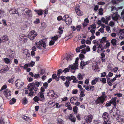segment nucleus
<instances>
[{
    "instance_id": "nucleus-8",
    "label": "nucleus",
    "mask_w": 124,
    "mask_h": 124,
    "mask_svg": "<svg viewBox=\"0 0 124 124\" xmlns=\"http://www.w3.org/2000/svg\"><path fill=\"white\" fill-rule=\"evenodd\" d=\"M115 110L116 111H117V109L116 108H113L110 111V114L113 118H114L117 116V112L115 111Z\"/></svg>"
},
{
    "instance_id": "nucleus-10",
    "label": "nucleus",
    "mask_w": 124,
    "mask_h": 124,
    "mask_svg": "<svg viewBox=\"0 0 124 124\" xmlns=\"http://www.w3.org/2000/svg\"><path fill=\"white\" fill-rule=\"evenodd\" d=\"M15 84L16 87L18 89L21 88L24 85V83L19 80L16 81Z\"/></svg>"
},
{
    "instance_id": "nucleus-27",
    "label": "nucleus",
    "mask_w": 124,
    "mask_h": 124,
    "mask_svg": "<svg viewBox=\"0 0 124 124\" xmlns=\"http://www.w3.org/2000/svg\"><path fill=\"white\" fill-rule=\"evenodd\" d=\"M34 11L37 12L39 15H41L43 13V11L41 10H37L35 9L34 10Z\"/></svg>"
},
{
    "instance_id": "nucleus-57",
    "label": "nucleus",
    "mask_w": 124,
    "mask_h": 124,
    "mask_svg": "<svg viewBox=\"0 0 124 124\" xmlns=\"http://www.w3.org/2000/svg\"><path fill=\"white\" fill-rule=\"evenodd\" d=\"M32 83H34V85L35 86V85L37 86V87H39V82H37L35 83L34 82H33Z\"/></svg>"
},
{
    "instance_id": "nucleus-18",
    "label": "nucleus",
    "mask_w": 124,
    "mask_h": 124,
    "mask_svg": "<svg viewBox=\"0 0 124 124\" xmlns=\"http://www.w3.org/2000/svg\"><path fill=\"white\" fill-rule=\"evenodd\" d=\"M10 123L8 119H6L4 121L1 117H0V124H9Z\"/></svg>"
},
{
    "instance_id": "nucleus-42",
    "label": "nucleus",
    "mask_w": 124,
    "mask_h": 124,
    "mask_svg": "<svg viewBox=\"0 0 124 124\" xmlns=\"http://www.w3.org/2000/svg\"><path fill=\"white\" fill-rule=\"evenodd\" d=\"M51 39L54 41H56L58 39V37L56 35L54 37H52Z\"/></svg>"
},
{
    "instance_id": "nucleus-41",
    "label": "nucleus",
    "mask_w": 124,
    "mask_h": 124,
    "mask_svg": "<svg viewBox=\"0 0 124 124\" xmlns=\"http://www.w3.org/2000/svg\"><path fill=\"white\" fill-rule=\"evenodd\" d=\"M4 61L6 63H9L10 62V60L8 58H5L4 59Z\"/></svg>"
},
{
    "instance_id": "nucleus-20",
    "label": "nucleus",
    "mask_w": 124,
    "mask_h": 124,
    "mask_svg": "<svg viewBox=\"0 0 124 124\" xmlns=\"http://www.w3.org/2000/svg\"><path fill=\"white\" fill-rule=\"evenodd\" d=\"M73 56V54H67L66 55V59L67 61L70 60L72 59Z\"/></svg>"
},
{
    "instance_id": "nucleus-63",
    "label": "nucleus",
    "mask_w": 124,
    "mask_h": 124,
    "mask_svg": "<svg viewBox=\"0 0 124 124\" xmlns=\"http://www.w3.org/2000/svg\"><path fill=\"white\" fill-rule=\"evenodd\" d=\"M81 26L80 25H78L76 27V29L77 30L79 31H80L81 29Z\"/></svg>"
},
{
    "instance_id": "nucleus-52",
    "label": "nucleus",
    "mask_w": 124,
    "mask_h": 124,
    "mask_svg": "<svg viewBox=\"0 0 124 124\" xmlns=\"http://www.w3.org/2000/svg\"><path fill=\"white\" fill-rule=\"evenodd\" d=\"M55 43V41L54 40H51L49 43V45L50 46L52 45H54Z\"/></svg>"
},
{
    "instance_id": "nucleus-16",
    "label": "nucleus",
    "mask_w": 124,
    "mask_h": 124,
    "mask_svg": "<svg viewBox=\"0 0 124 124\" xmlns=\"http://www.w3.org/2000/svg\"><path fill=\"white\" fill-rule=\"evenodd\" d=\"M27 38L25 35H20L19 39L23 42H26Z\"/></svg>"
},
{
    "instance_id": "nucleus-43",
    "label": "nucleus",
    "mask_w": 124,
    "mask_h": 124,
    "mask_svg": "<svg viewBox=\"0 0 124 124\" xmlns=\"http://www.w3.org/2000/svg\"><path fill=\"white\" fill-rule=\"evenodd\" d=\"M47 26L46 25L45 23L44 22L42 23H41V27L44 29Z\"/></svg>"
},
{
    "instance_id": "nucleus-53",
    "label": "nucleus",
    "mask_w": 124,
    "mask_h": 124,
    "mask_svg": "<svg viewBox=\"0 0 124 124\" xmlns=\"http://www.w3.org/2000/svg\"><path fill=\"white\" fill-rule=\"evenodd\" d=\"M79 56L80 59L81 60H82L83 59V58L84 57V55L82 54H80Z\"/></svg>"
},
{
    "instance_id": "nucleus-19",
    "label": "nucleus",
    "mask_w": 124,
    "mask_h": 124,
    "mask_svg": "<svg viewBox=\"0 0 124 124\" xmlns=\"http://www.w3.org/2000/svg\"><path fill=\"white\" fill-rule=\"evenodd\" d=\"M115 13H114L113 14L112 16V18L113 20L115 21H117L119 18H120V17L118 14L116 13L115 14Z\"/></svg>"
},
{
    "instance_id": "nucleus-21",
    "label": "nucleus",
    "mask_w": 124,
    "mask_h": 124,
    "mask_svg": "<svg viewBox=\"0 0 124 124\" xmlns=\"http://www.w3.org/2000/svg\"><path fill=\"white\" fill-rule=\"evenodd\" d=\"M86 47V48L85 49H84L81 50V53L85 54L86 53V51H90V48L89 46H87Z\"/></svg>"
},
{
    "instance_id": "nucleus-31",
    "label": "nucleus",
    "mask_w": 124,
    "mask_h": 124,
    "mask_svg": "<svg viewBox=\"0 0 124 124\" xmlns=\"http://www.w3.org/2000/svg\"><path fill=\"white\" fill-rule=\"evenodd\" d=\"M101 21L103 23H105V24H108V21H106V19L104 17H102L101 19Z\"/></svg>"
},
{
    "instance_id": "nucleus-30",
    "label": "nucleus",
    "mask_w": 124,
    "mask_h": 124,
    "mask_svg": "<svg viewBox=\"0 0 124 124\" xmlns=\"http://www.w3.org/2000/svg\"><path fill=\"white\" fill-rule=\"evenodd\" d=\"M22 118L27 121H29L31 120V118L29 116H23Z\"/></svg>"
},
{
    "instance_id": "nucleus-64",
    "label": "nucleus",
    "mask_w": 124,
    "mask_h": 124,
    "mask_svg": "<svg viewBox=\"0 0 124 124\" xmlns=\"http://www.w3.org/2000/svg\"><path fill=\"white\" fill-rule=\"evenodd\" d=\"M90 26L93 29H95L96 28V26L95 24H92Z\"/></svg>"
},
{
    "instance_id": "nucleus-25",
    "label": "nucleus",
    "mask_w": 124,
    "mask_h": 124,
    "mask_svg": "<svg viewBox=\"0 0 124 124\" xmlns=\"http://www.w3.org/2000/svg\"><path fill=\"white\" fill-rule=\"evenodd\" d=\"M99 79V78H96L95 79L93 80L91 82V84L92 85H95L97 82L98 81Z\"/></svg>"
},
{
    "instance_id": "nucleus-24",
    "label": "nucleus",
    "mask_w": 124,
    "mask_h": 124,
    "mask_svg": "<svg viewBox=\"0 0 124 124\" xmlns=\"http://www.w3.org/2000/svg\"><path fill=\"white\" fill-rule=\"evenodd\" d=\"M116 120L118 122H123L124 121V119L120 116H119L116 117Z\"/></svg>"
},
{
    "instance_id": "nucleus-9",
    "label": "nucleus",
    "mask_w": 124,
    "mask_h": 124,
    "mask_svg": "<svg viewBox=\"0 0 124 124\" xmlns=\"http://www.w3.org/2000/svg\"><path fill=\"white\" fill-rule=\"evenodd\" d=\"M97 52L98 53L101 52L104 53L105 51L104 50V48L102 46V45L101 44H99L97 42Z\"/></svg>"
},
{
    "instance_id": "nucleus-13",
    "label": "nucleus",
    "mask_w": 124,
    "mask_h": 124,
    "mask_svg": "<svg viewBox=\"0 0 124 124\" xmlns=\"http://www.w3.org/2000/svg\"><path fill=\"white\" fill-rule=\"evenodd\" d=\"M66 79L69 81H70L71 80H73V83H77L78 80L74 76H72L71 77L68 76L66 77Z\"/></svg>"
},
{
    "instance_id": "nucleus-11",
    "label": "nucleus",
    "mask_w": 124,
    "mask_h": 124,
    "mask_svg": "<svg viewBox=\"0 0 124 124\" xmlns=\"http://www.w3.org/2000/svg\"><path fill=\"white\" fill-rule=\"evenodd\" d=\"M84 118L86 123L89 124L92 121L93 117L92 115H90L87 117L85 116Z\"/></svg>"
},
{
    "instance_id": "nucleus-7",
    "label": "nucleus",
    "mask_w": 124,
    "mask_h": 124,
    "mask_svg": "<svg viewBox=\"0 0 124 124\" xmlns=\"http://www.w3.org/2000/svg\"><path fill=\"white\" fill-rule=\"evenodd\" d=\"M37 34L34 31H32L29 34V37L31 40L34 39L37 36Z\"/></svg>"
},
{
    "instance_id": "nucleus-4",
    "label": "nucleus",
    "mask_w": 124,
    "mask_h": 124,
    "mask_svg": "<svg viewBox=\"0 0 124 124\" xmlns=\"http://www.w3.org/2000/svg\"><path fill=\"white\" fill-rule=\"evenodd\" d=\"M107 97V96H101L99 97L95 101V103L96 104H103L105 100V99Z\"/></svg>"
},
{
    "instance_id": "nucleus-47",
    "label": "nucleus",
    "mask_w": 124,
    "mask_h": 124,
    "mask_svg": "<svg viewBox=\"0 0 124 124\" xmlns=\"http://www.w3.org/2000/svg\"><path fill=\"white\" fill-rule=\"evenodd\" d=\"M106 48H109L110 45V42L108 41H106Z\"/></svg>"
},
{
    "instance_id": "nucleus-48",
    "label": "nucleus",
    "mask_w": 124,
    "mask_h": 124,
    "mask_svg": "<svg viewBox=\"0 0 124 124\" xmlns=\"http://www.w3.org/2000/svg\"><path fill=\"white\" fill-rule=\"evenodd\" d=\"M119 33L122 35H124V29H121L119 31Z\"/></svg>"
},
{
    "instance_id": "nucleus-22",
    "label": "nucleus",
    "mask_w": 124,
    "mask_h": 124,
    "mask_svg": "<svg viewBox=\"0 0 124 124\" xmlns=\"http://www.w3.org/2000/svg\"><path fill=\"white\" fill-rule=\"evenodd\" d=\"M90 62V61H88L86 62H84L83 61H82L80 63V66L83 67L85 65L88 64Z\"/></svg>"
},
{
    "instance_id": "nucleus-50",
    "label": "nucleus",
    "mask_w": 124,
    "mask_h": 124,
    "mask_svg": "<svg viewBox=\"0 0 124 124\" xmlns=\"http://www.w3.org/2000/svg\"><path fill=\"white\" fill-rule=\"evenodd\" d=\"M36 102L38 101L39 100L38 97L37 96H35L33 99Z\"/></svg>"
},
{
    "instance_id": "nucleus-60",
    "label": "nucleus",
    "mask_w": 124,
    "mask_h": 124,
    "mask_svg": "<svg viewBox=\"0 0 124 124\" xmlns=\"http://www.w3.org/2000/svg\"><path fill=\"white\" fill-rule=\"evenodd\" d=\"M7 87V86L6 85H4L1 88V90H0V91L5 89Z\"/></svg>"
},
{
    "instance_id": "nucleus-38",
    "label": "nucleus",
    "mask_w": 124,
    "mask_h": 124,
    "mask_svg": "<svg viewBox=\"0 0 124 124\" xmlns=\"http://www.w3.org/2000/svg\"><path fill=\"white\" fill-rule=\"evenodd\" d=\"M78 78L80 80H82L83 79V76L80 73L78 76Z\"/></svg>"
},
{
    "instance_id": "nucleus-12",
    "label": "nucleus",
    "mask_w": 124,
    "mask_h": 124,
    "mask_svg": "<svg viewBox=\"0 0 124 124\" xmlns=\"http://www.w3.org/2000/svg\"><path fill=\"white\" fill-rule=\"evenodd\" d=\"M3 94L8 99H10V96L11 95V92L9 90H6L3 92Z\"/></svg>"
},
{
    "instance_id": "nucleus-58",
    "label": "nucleus",
    "mask_w": 124,
    "mask_h": 124,
    "mask_svg": "<svg viewBox=\"0 0 124 124\" xmlns=\"http://www.w3.org/2000/svg\"><path fill=\"white\" fill-rule=\"evenodd\" d=\"M40 74H35L34 76V78H38L39 77H40Z\"/></svg>"
},
{
    "instance_id": "nucleus-36",
    "label": "nucleus",
    "mask_w": 124,
    "mask_h": 124,
    "mask_svg": "<svg viewBox=\"0 0 124 124\" xmlns=\"http://www.w3.org/2000/svg\"><path fill=\"white\" fill-rule=\"evenodd\" d=\"M99 14L100 15H103V13L102 12L103 10L102 8H100L99 9Z\"/></svg>"
},
{
    "instance_id": "nucleus-34",
    "label": "nucleus",
    "mask_w": 124,
    "mask_h": 124,
    "mask_svg": "<svg viewBox=\"0 0 124 124\" xmlns=\"http://www.w3.org/2000/svg\"><path fill=\"white\" fill-rule=\"evenodd\" d=\"M70 81L68 80H66L64 83V84L65 86L67 87H68L69 86L70 83Z\"/></svg>"
},
{
    "instance_id": "nucleus-45",
    "label": "nucleus",
    "mask_w": 124,
    "mask_h": 124,
    "mask_svg": "<svg viewBox=\"0 0 124 124\" xmlns=\"http://www.w3.org/2000/svg\"><path fill=\"white\" fill-rule=\"evenodd\" d=\"M78 90L77 89H74L72 91V93L73 94H75L77 93Z\"/></svg>"
},
{
    "instance_id": "nucleus-3",
    "label": "nucleus",
    "mask_w": 124,
    "mask_h": 124,
    "mask_svg": "<svg viewBox=\"0 0 124 124\" xmlns=\"http://www.w3.org/2000/svg\"><path fill=\"white\" fill-rule=\"evenodd\" d=\"M102 117L104 121L103 124H110L109 120V114L108 113L106 112L104 113Z\"/></svg>"
},
{
    "instance_id": "nucleus-49",
    "label": "nucleus",
    "mask_w": 124,
    "mask_h": 124,
    "mask_svg": "<svg viewBox=\"0 0 124 124\" xmlns=\"http://www.w3.org/2000/svg\"><path fill=\"white\" fill-rule=\"evenodd\" d=\"M48 84L47 82H45L43 83V85L45 89H46L48 87Z\"/></svg>"
},
{
    "instance_id": "nucleus-55",
    "label": "nucleus",
    "mask_w": 124,
    "mask_h": 124,
    "mask_svg": "<svg viewBox=\"0 0 124 124\" xmlns=\"http://www.w3.org/2000/svg\"><path fill=\"white\" fill-rule=\"evenodd\" d=\"M94 68L93 67V69L94 71H96V70H97L98 69V66L97 65H94Z\"/></svg>"
},
{
    "instance_id": "nucleus-15",
    "label": "nucleus",
    "mask_w": 124,
    "mask_h": 124,
    "mask_svg": "<svg viewBox=\"0 0 124 124\" xmlns=\"http://www.w3.org/2000/svg\"><path fill=\"white\" fill-rule=\"evenodd\" d=\"M79 7L78 6L76 7L75 8V11L77 14L79 16H81L83 15V13L79 9Z\"/></svg>"
},
{
    "instance_id": "nucleus-28",
    "label": "nucleus",
    "mask_w": 124,
    "mask_h": 124,
    "mask_svg": "<svg viewBox=\"0 0 124 124\" xmlns=\"http://www.w3.org/2000/svg\"><path fill=\"white\" fill-rule=\"evenodd\" d=\"M39 94L40 97L42 98L40 100V101H42L44 100L45 98H44L43 93L42 92H40L39 93Z\"/></svg>"
},
{
    "instance_id": "nucleus-40",
    "label": "nucleus",
    "mask_w": 124,
    "mask_h": 124,
    "mask_svg": "<svg viewBox=\"0 0 124 124\" xmlns=\"http://www.w3.org/2000/svg\"><path fill=\"white\" fill-rule=\"evenodd\" d=\"M46 73L45 70L44 69H41L40 70V74L42 75L45 74Z\"/></svg>"
},
{
    "instance_id": "nucleus-26",
    "label": "nucleus",
    "mask_w": 124,
    "mask_h": 124,
    "mask_svg": "<svg viewBox=\"0 0 124 124\" xmlns=\"http://www.w3.org/2000/svg\"><path fill=\"white\" fill-rule=\"evenodd\" d=\"M117 41L115 39H112L111 40V43L113 46H115L116 45Z\"/></svg>"
},
{
    "instance_id": "nucleus-17",
    "label": "nucleus",
    "mask_w": 124,
    "mask_h": 124,
    "mask_svg": "<svg viewBox=\"0 0 124 124\" xmlns=\"http://www.w3.org/2000/svg\"><path fill=\"white\" fill-rule=\"evenodd\" d=\"M62 20L65 22L66 24L68 25H70L72 22V20L70 17H69L67 19H64V18L62 19Z\"/></svg>"
},
{
    "instance_id": "nucleus-29",
    "label": "nucleus",
    "mask_w": 124,
    "mask_h": 124,
    "mask_svg": "<svg viewBox=\"0 0 124 124\" xmlns=\"http://www.w3.org/2000/svg\"><path fill=\"white\" fill-rule=\"evenodd\" d=\"M107 38L106 37H103L102 38L99 40L100 41V43L101 44H102L103 43L106 42V40Z\"/></svg>"
},
{
    "instance_id": "nucleus-46",
    "label": "nucleus",
    "mask_w": 124,
    "mask_h": 124,
    "mask_svg": "<svg viewBox=\"0 0 124 124\" xmlns=\"http://www.w3.org/2000/svg\"><path fill=\"white\" fill-rule=\"evenodd\" d=\"M3 69L4 70V71L6 72L7 71H8L9 70L8 67L7 66H4Z\"/></svg>"
},
{
    "instance_id": "nucleus-5",
    "label": "nucleus",
    "mask_w": 124,
    "mask_h": 124,
    "mask_svg": "<svg viewBox=\"0 0 124 124\" xmlns=\"http://www.w3.org/2000/svg\"><path fill=\"white\" fill-rule=\"evenodd\" d=\"M27 88L29 91H32L34 90V91L36 92L38 89L37 87L34 85V83H32L29 84L27 86Z\"/></svg>"
},
{
    "instance_id": "nucleus-56",
    "label": "nucleus",
    "mask_w": 124,
    "mask_h": 124,
    "mask_svg": "<svg viewBox=\"0 0 124 124\" xmlns=\"http://www.w3.org/2000/svg\"><path fill=\"white\" fill-rule=\"evenodd\" d=\"M70 99L71 101H77L78 100V98L76 97H72Z\"/></svg>"
},
{
    "instance_id": "nucleus-59",
    "label": "nucleus",
    "mask_w": 124,
    "mask_h": 124,
    "mask_svg": "<svg viewBox=\"0 0 124 124\" xmlns=\"http://www.w3.org/2000/svg\"><path fill=\"white\" fill-rule=\"evenodd\" d=\"M101 81L104 84L106 83V80L105 78H102Z\"/></svg>"
},
{
    "instance_id": "nucleus-37",
    "label": "nucleus",
    "mask_w": 124,
    "mask_h": 124,
    "mask_svg": "<svg viewBox=\"0 0 124 124\" xmlns=\"http://www.w3.org/2000/svg\"><path fill=\"white\" fill-rule=\"evenodd\" d=\"M111 11H114V12H113V13H116L117 10L116 9V8L115 7L112 6L111 7Z\"/></svg>"
},
{
    "instance_id": "nucleus-44",
    "label": "nucleus",
    "mask_w": 124,
    "mask_h": 124,
    "mask_svg": "<svg viewBox=\"0 0 124 124\" xmlns=\"http://www.w3.org/2000/svg\"><path fill=\"white\" fill-rule=\"evenodd\" d=\"M30 92L28 93V96H32L34 94V92L33 91Z\"/></svg>"
},
{
    "instance_id": "nucleus-23",
    "label": "nucleus",
    "mask_w": 124,
    "mask_h": 124,
    "mask_svg": "<svg viewBox=\"0 0 124 124\" xmlns=\"http://www.w3.org/2000/svg\"><path fill=\"white\" fill-rule=\"evenodd\" d=\"M124 55V52L121 51L119 52L117 55V58L119 60H121V58L122 56Z\"/></svg>"
},
{
    "instance_id": "nucleus-54",
    "label": "nucleus",
    "mask_w": 124,
    "mask_h": 124,
    "mask_svg": "<svg viewBox=\"0 0 124 124\" xmlns=\"http://www.w3.org/2000/svg\"><path fill=\"white\" fill-rule=\"evenodd\" d=\"M33 22L35 24H38L39 23V19H37L35 20Z\"/></svg>"
},
{
    "instance_id": "nucleus-2",
    "label": "nucleus",
    "mask_w": 124,
    "mask_h": 124,
    "mask_svg": "<svg viewBox=\"0 0 124 124\" xmlns=\"http://www.w3.org/2000/svg\"><path fill=\"white\" fill-rule=\"evenodd\" d=\"M35 43L37 47L39 49H41L42 46L44 48H46V45L44 39L41 40L37 43L36 42Z\"/></svg>"
},
{
    "instance_id": "nucleus-33",
    "label": "nucleus",
    "mask_w": 124,
    "mask_h": 124,
    "mask_svg": "<svg viewBox=\"0 0 124 124\" xmlns=\"http://www.w3.org/2000/svg\"><path fill=\"white\" fill-rule=\"evenodd\" d=\"M1 38L2 40L5 41H7L8 40V38L6 35L3 36Z\"/></svg>"
},
{
    "instance_id": "nucleus-62",
    "label": "nucleus",
    "mask_w": 124,
    "mask_h": 124,
    "mask_svg": "<svg viewBox=\"0 0 124 124\" xmlns=\"http://www.w3.org/2000/svg\"><path fill=\"white\" fill-rule=\"evenodd\" d=\"M121 15L122 17V19L123 18H124V9L122 11L121 14Z\"/></svg>"
},
{
    "instance_id": "nucleus-32",
    "label": "nucleus",
    "mask_w": 124,
    "mask_h": 124,
    "mask_svg": "<svg viewBox=\"0 0 124 124\" xmlns=\"http://www.w3.org/2000/svg\"><path fill=\"white\" fill-rule=\"evenodd\" d=\"M16 99L14 98H12L9 102V104L12 105L14 103L16 102Z\"/></svg>"
},
{
    "instance_id": "nucleus-1",
    "label": "nucleus",
    "mask_w": 124,
    "mask_h": 124,
    "mask_svg": "<svg viewBox=\"0 0 124 124\" xmlns=\"http://www.w3.org/2000/svg\"><path fill=\"white\" fill-rule=\"evenodd\" d=\"M79 58H77L76 59V60L75 61V63H74L73 65H70L69 66V68H66L63 71V72L65 73L66 72H68L69 71L70 68L71 70V72L74 73L75 72V70L76 69H78V61Z\"/></svg>"
},
{
    "instance_id": "nucleus-39",
    "label": "nucleus",
    "mask_w": 124,
    "mask_h": 124,
    "mask_svg": "<svg viewBox=\"0 0 124 124\" xmlns=\"http://www.w3.org/2000/svg\"><path fill=\"white\" fill-rule=\"evenodd\" d=\"M77 110L78 107L77 106H75L73 108V111L75 114H77Z\"/></svg>"
},
{
    "instance_id": "nucleus-61",
    "label": "nucleus",
    "mask_w": 124,
    "mask_h": 124,
    "mask_svg": "<svg viewBox=\"0 0 124 124\" xmlns=\"http://www.w3.org/2000/svg\"><path fill=\"white\" fill-rule=\"evenodd\" d=\"M84 92L82 91L81 92L80 96L81 97H83L85 96V94H84Z\"/></svg>"
},
{
    "instance_id": "nucleus-6",
    "label": "nucleus",
    "mask_w": 124,
    "mask_h": 124,
    "mask_svg": "<svg viewBox=\"0 0 124 124\" xmlns=\"http://www.w3.org/2000/svg\"><path fill=\"white\" fill-rule=\"evenodd\" d=\"M116 99L117 98L116 97L112 98L109 102L106 104L105 106L106 107L110 106H111V103H112L113 104L114 106H116Z\"/></svg>"
},
{
    "instance_id": "nucleus-51",
    "label": "nucleus",
    "mask_w": 124,
    "mask_h": 124,
    "mask_svg": "<svg viewBox=\"0 0 124 124\" xmlns=\"http://www.w3.org/2000/svg\"><path fill=\"white\" fill-rule=\"evenodd\" d=\"M23 103L24 104H25L27 103V99L26 98V97L24 98L23 100V101H22Z\"/></svg>"
},
{
    "instance_id": "nucleus-14",
    "label": "nucleus",
    "mask_w": 124,
    "mask_h": 124,
    "mask_svg": "<svg viewBox=\"0 0 124 124\" xmlns=\"http://www.w3.org/2000/svg\"><path fill=\"white\" fill-rule=\"evenodd\" d=\"M25 12L26 13V15L29 17L32 16L31 12L30 10L28 8H25L23 10V13H24Z\"/></svg>"
},
{
    "instance_id": "nucleus-35",
    "label": "nucleus",
    "mask_w": 124,
    "mask_h": 124,
    "mask_svg": "<svg viewBox=\"0 0 124 124\" xmlns=\"http://www.w3.org/2000/svg\"><path fill=\"white\" fill-rule=\"evenodd\" d=\"M107 83L109 85L111 86L112 84L110 82V78H108L107 79Z\"/></svg>"
}]
</instances>
